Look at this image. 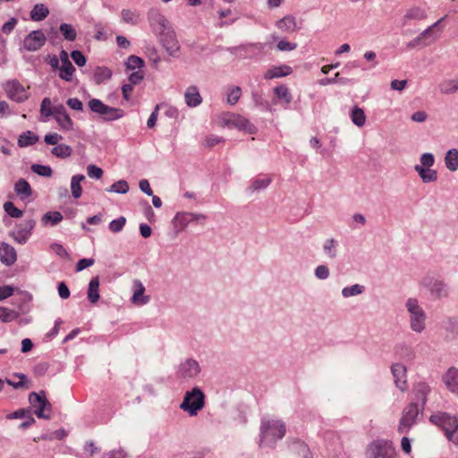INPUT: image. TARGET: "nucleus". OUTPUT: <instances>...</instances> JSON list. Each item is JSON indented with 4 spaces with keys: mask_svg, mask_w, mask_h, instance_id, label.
<instances>
[{
    "mask_svg": "<svg viewBox=\"0 0 458 458\" xmlns=\"http://www.w3.org/2000/svg\"><path fill=\"white\" fill-rule=\"evenodd\" d=\"M285 424L280 420L263 418L260 424L259 446L274 447L285 435Z\"/></svg>",
    "mask_w": 458,
    "mask_h": 458,
    "instance_id": "1",
    "label": "nucleus"
},
{
    "mask_svg": "<svg viewBox=\"0 0 458 458\" xmlns=\"http://www.w3.org/2000/svg\"><path fill=\"white\" fill-rule=\"evenodd\" d=\"M405 309L409 314V324L411 331L420 334L426 328L427 314L416 298H408Z\"/></svg>",
    "mask_w": 458,
    "mask_h": 458,
    "instance_id": "2",
    "label": "nucleus"
},
{
    "mask_svg": "<svg viewBox=\"0 0 458 458\" xmlns=\"http://www.w3.org/2000/svg\"><path fill=\"white\" fill-rule=\"evenodd\" d=\"M205 405V394L199 387H194L191 391H187L184 394L180 408L187 411L191 416L197 415Z\"/></svg>",
    "mask_w": 458,
    "mask_h": 458,
    "instance_id": "3",
    "label": "nucleus"
},
{
    "mask_svg": "<svg viewBox=\"0 0 458 458\" xmlns=\"http://www.w3.org/2000/svg\"><path fill=\"white\" fill-rule=\"evenodd\" d=\"M429 420L444 430L445 436L449 441L451 435H455L458 431V418L447 412H436L429 417Z\"/></svg>",
    "mask_w": 458,
    "mask_h": 458,
    "instance_id": "4",
    "label": "nucleus"
},
{
    "mask_svg": "<svg viewBox=\"0 0 458 458\" xmlns=\"http://www.w3.org/2000/svg\"><path fill=\"white\" fill-rule=\"evenodd\" d=\"M88 106L93 113L99 114L106 122L118 120L124 115L123 109L109 106L98 98L90 99L88 102Z\"/></svg>",
    "mask_w": 458,
    "mask_h": 458,
    "instance_id": "5",
    "label": "nucleus"
},
{
    "mask_svg": "<svg viewBox=\"0 0 458 458\" xmlns=\"http://www.w3.org/2000/svg\"><path fill=\"white\" fill-rule=\"evenodd\" d=\"M29 402L33 408H35V414L38 418L49 420L50 414L46 411H51L52 405L47 399L46 392L41 390L38 393L31 392L29 394Z\"/></svg>",
    "mask_w": 458,
    "mask_h": 458,
    "instance_id": "6",
    "label": "nucleus"
},
{
    "mask_svg": "<svg viewBox=\"0 0 458 458\" xmlns=\"http://www.w3.org/2000/svg\"><path fill=\"white\" fill-rule=\"evenodd\" d=\"M420 284L428 290L434 300H439L448 296V286L443 280L425 276L422 278Z\"/></svg>",
    "mask_w": 458,
    "mask_h": 458,
    "instance_id": "7",
    "label": "nucleus"
},
{
    "mask_svg": "<svg viewBox=\"0 0 458 458\" xmlns=\"http://www.w3.org/2000/svg\"><path fill=\"white\" fill-rule=\"evenodd\" d=\"M419 414V407L417 403H411L406 406L403 411L400 420L398 431L401 434L408 433L411 427L415 423V420Z\"/></svg>",
    "mask_w": 458,
    "mask_h": 458,
    "instance_id": "8",
    "label": "nucleus"
},
{
    "mask_svg": "<svg viewBox=\"0 0 458 458\" xmlns=\"http://www.w3.org/2000/svg\"><path fill=\"white\" fill-rule=\"evenodd\" d=\"M34 219H27L16 226V229L11 232V236L20 244H25L31 235L35 227Z\"/></svg>",
    "mask_w": 458,
    "mask_h": 458,
    "instance_id": "9",
    "label": "nucleus"
},
{
    "mask_svg": "<svg viewBox=\"0 0 458 458\" xmlns=\"http://www.w3.org/2000/svg\"><path fill=\"white\" fill-rule=\"evenodd\" d=\"M160 41L163 47L165 48L169 55L173 57H178L180 53V46L176 39L175 33L174 30H167L163 33H160Z\"/></svg>",
    "mask_w": 458,
    "mask_h": 458,
    "instance_id": "10",
    "label": "nucleus"
},
{
    "mask_svg": "<svg viewBox=\"0 0 458 458\" xmlns=\"http://www.w3.org/2000/svg\"><path fill=\"white\" fill-rule=\"evenodd\" d=\"M47 38L41 30H33L23 40V47L30 52L40 49L46 43Z\"/></svg>",
    "mask_w": 458,
    "mask_h": 458,
    "instance_id": "11",
    "label": "nucleus"
},
{
    "mask_svg": "<svg viewBox=\"0 0 458 458\" xmlns=\"http://www.w3.org/2000/svg\"><path fill=\"white\" fill-rule=\"evenodd\" d=\"M4 90L7 96L16 102H23L28 98L25 88L18 81H7L4 85Z\"/></svg>",
    "mask_w": 458,
    "mask_h": 458,
    "instance_id": "12",
    "label": "nucleus"
},
{
    "mask_svg": "<svg viewBox=\"0 0 458 458\" xmlns=\"http://www.w3.org/2000/svg\"><path fill=\"white\" fill-rule=\"evenodd\" d=\"M148 21L157 34L171 29L167 19L157 9L152 8L149 10Z\"/></svg>",
    "mask_w": 458,
    "mask_h": 458,
    "instance_id": "13",
    "label": "nucleus"
},
{
    "mask_svg": "<svg viewBox=\"0 0 458 458\" xmlns=\"http://www.w3.org/2000/svg\"><path fill=\"white\" fill-rule=\"evenodd\" d=\"M207 219V216L204 214H197L191 212H179L175 215L174 222L176 227H179L181 231L184 230L186 226L193 221L202 223Z\"/></svg>",
    "mask_w": 458,
    "mask_h": 458,
    "instance_id": "14",
    "label": "nucleus"
},
{
    "mask_svg": "<svg viewBox=\"0 0 458 458\" xmlns=\"http://www.w3.org/2000/svg\"><path fill=\"white\" fill-rule=\"evenodd\" d=\"M200 372V367L197 360L187 359L179 366L177 376L180 378H193Z\"/></svg>",
    "mask_w": 458,
    "mask_h": 458,
    "instance_id": "15",
    "label": "nucleus"
},
{
    "mask_svg": "<svg viewBox=\"0 0 458 458\" xmlns=\"http://www.w3.org/2000/svg\"><path fill=\"white\" fill-rule=\"evenodd\" d=\"M54 118L63 131H72L74 123L62 104L55 105Z\"/></svg>",
    "mask_w": 458,
    "mask_h": 458,
    "instance_id": "16",
    "label": "nucleus"
},
{
    "mask_svg": "<svg viewBox=\"0 0 458 458\" xmlns=\"http://www.w3.org/2000/svg\"><path fill=\"white\" fill-rule=\"evenodd\" d=\"M226 116L227 117L225 119V123L228 126L246 131L249 133L254 132L253 125L249 122V120H247L243 116L236 114H228Z\"/></svg>",
    "mask_w": 458,
    "mask_h": 458,
    "instance_id": "17",
    "label": "nucleus"
},
{
    "mask_svg": "<svg viewBox=\"0 0 458 458\" xmlns=\"http://www.w3.org/2000/svg\"><path fill=\"white\" fill-rule=\"evenodd\" d=\"M391 372L394 377V384L402 392L407 389L406 367L401 363L393 364Z\"/></svg>",
    "mask_w": 458,
    "mask_h": 458,
    "instance_id": "18",
    "label": "nucleus"
},
{
    "mask_svg": "<svg viewBox=\"0 0 458 458\" xmlns=\"http://www.w3.org/2000/svg\"><path fill=\"white\" fill-rule=\"evenodd\" d=\"M445 387L458 396V369L450 367L442 377Z\"/></svg>",
    "mask_w": 458,
    "mask_h": 458,
    "instance_id": "19",
    "label": "nucleus"
},
{
    "mask_svg": "<svg viewBox=\"0 0 458 458\" xmlns=\"http://www.w3.org/2000/svg\"><path fill=\"white\" fill-rule=\"evenodd\" d=\"M133 294L131 297V302L137 306H142L147 304L150 297L148 295H145V286L139 280L136 279L133 281Z\"/></svg>",
    "mask_w": 458,
    "mask_h": 458,
    "instance_id": "20",
    "label": "nucleus"
},
{
    "mask_svg": "<svg viewBox=\"0 0 458 458\" xmlns=\"http://www.w3.org/2000/svg\"><path fill=\"white\" fill-rule=\"evenodd\" d=\"M0 260L5 266H12L17 260L16 250L8 243L3 242L0 245Z\"/></svg>",
    "mask_w": 458,
    "mask_h": 458,
    "instance_id": "21",
    "label": "nucleus"
},
{
    "mask_svg": "<svg viewBox=\"0 0 458 458\" xmlns=\"http://www.w3.org/2000/svg\"><path fill=\"white\" fill-rule=\"evenodd\" d=\"M444 20L445 17L441 18L420 34V38L424 40L423 47L430 45L439 38L441 30L437 31L435 29L437 28Z\"/></svg>",
    "mask_w": 458,
    "mask_h": 458,
    "instance_id": "22",
    "label": "nucleus"
},
{
    "mask_svg": "<svg viewBox=\"0 0 458 458\" xmlns=\"http://www.w3.org/2000/svg\"><path fill=\"white\" fill-rule=\"evenodd\" d=\"M185 103L190 107H196L202 102V98L196 86L189 87L184 94Z\"/></svg>",
    "mask_w": 458,
    "mask_h": 458,
    "instance_id": "23",
    "label": "nucleus"
},
{
    "mask_svg": "<svg viewBox=\"0 0 458 458\" xmlns=\"http://www.w3.org/2000/svg\"><path fill=\"white\" fill-rule=\"evenodd\" d=\"M293 72L292 68L288 65L275 66L267 70L265 73L264 78L266 80H272L275 78H281L291 74Z\"/></svg>",
    "mask_w": 458,
    "mask_h": 458,
    "instance_id": "24",
    "label": "nucleus"
},
{
    "mask_svg": "<svg viewBox=\"0 0 458 458\" xmlns=\"http://www.w3.org/2000/svg\"><path fill=\"white\" fill-rule=\"evenodd\" d=\"M14 191L21 199H28L32 194L30 183L23 178L19 179L14 184Z\"/></svg>",
    "mask_w": 458,
    "mask_h": 458,
    "instance_id": "25",
    "label": "nucleus"
},
{
    "mask_svg": "<svg viewBox=\"0 0 458 458\" xmlns=\"http://www.w3.org/2000/svg\"><path fill=\"white\" fill-rule=\"evenodd\" d=\"M276 26L279 30L287 33H292L298 30L296 19L292 15L284 16L279 20L276 22Z\"/></svg>",
    "mask_w": 458,
    "mask_h": 458,
    "instance_id": "26",
    "label": "nucleus"
},
{
    "mask_svg": "<svg viewBox=\"0 0 458 458\" xmlns=\"http://www.w3.org/2000/svg\"><path fill=\"white\" fill-rule=\"evenodd\" d=\"M445 167L451 171L455 172L458 170V149L451 148L447 150L445 155Z\"/></svg>",
    "mask_w": 458,
    "mask_h": 458,
    "instance_id": "27",
    "label": "nucleus"
},
{
    "mask_svg": "<svg viewBox=\"0 0 458 458\" xmlns=\"http://www.w3.org/2000/svg\"><path fill=\"white\" fill-rule=\"evenodd\" d=\"M414 170L424 183L434 182L437 180V171L435 169L414 166Z\"/></svg>",
    "mask_w": 458,
    "mask_h": 458,
    "instance_id": "28",
    "label": "nucleus"
},
{
    "mask_svg": "<svg viewBox=\"0 0 458 458\" xmlns=\"http://www.w3.org/2000/svg\"><path fill=\"white\" fill-rule=\"evenodd\" d=\"M99 277L98 276L91 278L88 287V299L91 303H96L99 300Z\"/></svg>",
    "mask_w": 458,
    "mask_h": 458,
    "instance_id": "29",
    "label": "nucleus"
},
{
    "mask_svg": "<svg viewBox=\"0 0 458 458\" xmlns=\"http://www.w3.org/2000/svg\"><path fill=\"white\" fill-rule=\"evenodd\" d=\"M431 392L430 386L424 382L418 383L414 387L415 397L418 401L421 402L422 407L427 402V397Z\"/></svg>",
    "mask_w": 458,
    "mask_h": 458,
    "instance_id": "30",
    "label": "nucleus"
},
{
    "mask_svg": "<svg viewBox=\"0 0 458 458\" xmlns=\"http://www.w3.org/2000/svg\"><path fill=\"white\" fill-rule=\"evenodd\" d=\"M112 71L106 66H98L94 71V81L99 85L112 77Z\"/></svg>",
    "mask_w": 458,
    "mask_h": 458,
    "instance_id": "31",
    "label": "nucleus"
},
{
    "mask_svg": "<svg viewBox=\"0 0 458 458\" xmlns=\"http://www.w3.org/2000/svg\"><path fill=\"white\" fill-rule=\"evenodd\" d=\"M85 180V176L83 174H76L73 175L71 179V191L72 195L74 199L81 198L82 194L81 182Z\"/></svg>",
    "mask_w": 458,
    "mask_h": 458,
    "instance_id": "32",
    "label": "nucleus"
},
{
    "mask_svg": "<svg viewBox=\"0 0 458 458\" xmlns=\"http://www.w3.org/2000/svg\"><path fill=\"white\" fill-rule=\"evenodd\" d=\"M49 14L48 8L43 4H37L30 12V18L35 21H43Z\"/></svg>",
    "mask_w": 458,
    "mask_h": 458,
    "instance_id": "33",
    "label": "nucleus"
},
{
    "mask_svg": "<svg viewBox=\"0 0 458 458\" xmlns=\"http://www.w3.org/2000/svg\"><path fill=\"white\" fill-rule=\"evenodd\" d=\"M271 182L272 178L270 176H267L265 178H256L251 182L247 191L250 192L259 191L266 189L271 183Z\"/></svg>",
    "mask_w": 458,
    "mask_h": 458,
    "instance_id": "34",
    "label": "nucleus"
},
{
    "mask_svg": "<svg viewBox=\"0 0 458 458\" xmlns=\"http://www.w3.org/2000/svg\"><path fill=\"white\" fill-rule=\"evenodd\" d=\"M59 30L65 40L74 41L77 38V31L70 23H61Z\"/></svg>",
    "mask_w": 458,
    "mask_h": 458,
    "instance_id": "35",
    "label": "nucleus"
},
{
    "mask_svg": "<svg viewBox=\"0 0 458 458\" xmlns=\"http://www.w3.org/2000/svg\"><path fill=\"white\" fill-rule=\"evenodd\" d=\"M38 140V136L33 134L31 131H27L26 132L20 135L18 139V145L21 148L29 147L35 144Z\"/></svg>",
    "mask_w": 458,
    "mask_h": 458,
    "instance_id": "36",
    "label": "nucleus"
},
{
    "mask_svg": "<svg viewBox=\"0 0 458 458\" xmlns=\"http://www.w3.org/2000/svg\"><path fill=\"white\" fill-rule=\"evenodd\" d=\"M439 90L442 94L450 95L458 90V81L447 80L439 84Z\"/></svg>",
    "mask_w": 458,
    "mask_h": 458,
    "instance_id": "37",
    "label": "nucleus"
},
{
    "mask_svg": "<svg viewBox=\"0 0 458 458\" xmlns=\"http://www.w3.org/2000/svg\"><path fill=\"white\" fill-rule=\"evenodd\" d=\"M59 77L65 81H71L72 80L73 73L75 72V68L72 65V62L63 64L59 68Z\"/></svg>",
    "mask_w": 458,
    "mask_h": 458,
    "instance_id": "38",
    "label": "nucleus"
},
{
    "mask_svg": "<svg viewBox=\"0 0 458 458\" xmlns=\"http://www.w3.org/2000/svg\"><path fill=\"white\" fill-rule=\"evenodd\" d=\"M365 291V286L355 284L352 286H347L342 289V295L344 298H350L352 296H357L362 294Z\"/></svg>",
    "mask_w": 458,
    "mask_h": 458,
    "instance_id": "39",
    "label": "nucleus"
},
{
    "mask_svg": "<svg viewBox=\"0 0 458 458\" xmlns=\"http://www.w3.org/2000/svg\"><path fill=\"white\" fill-rule=\"evenodd\" d=\"M351 118H352V123L358 127H361L365 124V122H366L365 113H364L363 109H361L358 106H354L352 108V113H351Z\"/></svg>",
    "mask_w": 458,
    "mask_h": 458,
    "instance_id": "40",
    "label": "nucleus"
},
{
    "mask_svg": "<svg viewBox=\"0 0 458 458\" xmlns=\"http://www.w3.org/2000/svg\"><path fill=\"white\" fill-rule=\"evenodd\" d=\"M63 220V215L58 211L47 212L42 217L43 225H55Z\"/></svg>",
    "mask_w": 458,
    "mask_h": 458,
    "instance_id": "41",
    "label": "nucleus"
},
{
    "mask_svg": "<svg viewBox=\"0 0 458 458\" xmlns=\"http://www.w3.org/2000/svg\"><path fill=\"white\" fill-rule=\"evenodd\" d=\"M72 149L65 144H59L53 148L52 154L56 157L65 158L72 155Z\"/></svg>",
    "mask_w": 458,
    "mask_h": 458,
    "instance_id": "42",
    "label": "nucleus"
},
{
    "mask_svg": "<svg viewBox=\"0 0 458 458\" xmlns=\"http://www.w3.org/2000/svg\"><path fill=\"white\" fill-rule=\"evenodd\" d=\"M274 93L279 99H283L285 104L289 105L292 102V95L286 86L281 85L276 87Z\"/></svg>",
    "mask_w": 458,
    "mask_h": 458,
    "instance_id": "43",
    "label": "nucleus"
},
{
    "mask_svg": "<svg viewBox=\"0 0 458 458\" xmlns=\"http://www.w3.org/2000/svg\"><path fill=\"white\" fill-rule=\"evenodd\" d=\"M19 317V313L13 310L5 307H0V320L8 323L15 320Z\"/></svg>",
    "mask_w": 458,
    "mask_h": 458,
    "instance_id": "44",
    "label": "nucleus"
},
{
    "mask_svg": "<svg viewBox=\"0 0 458 458\" xmlns=\"http://www.w3.org/2000/svg\"><path fill=\"white\" fill-rule=\"evenodd\" d=\"M242 96V89L238 86L231 87L227 91L226 102L233 106L235 105Z\"/></svg>",
    "mask_w": 458,
    "mask_h": 458,
    "instance_id": "45",
    "label": "nucleus"
},
{
    "mask_svg": "<svg viewBox=\"0 0 458 458\" xmlns=\"http://www.w3.org/2000/svg\"><path fill=\"white\" fill-rule=\"evenodd\" d=\"M129 184L125 180H119L114 182L106 191L119 194H125L129 191Z\"/></svg>",
    "mask_w": 458,
    "mask_h": 458,
    "instance_id": "46",
    "label": "nucleus"
},
{
    "mask_svg": "<svg viewBox=\"0 0 458 458\" xmlns=\"http://www.w3.org/2000/svg\"><path fill=\"white\" fill-rule=\"evenodd\" d=\"M55 105H51V100L48 98H45L40 106V113L42 115L46 117L53 116L55 115Z\"/></svg>",
    "mask_w": 458,
    "mask_h": 458,
    "instance_id": "47",
    "label": "nucleus"
},
{
    "mask_svg": "<svg viewBox=\"0 0 458 458\" xmlns=\"http://www.w3.org/2000/svg\"><path fill=\"white\" fill-rule=\"evenodd\" d=\"M336 245L334 239H327L324 242L323 250L328 258L335 259L336 257Z\"/></svg>",
    "mask_w": 458,
    "mask_h": 458,
    "instance_id": "48",
    "label": "nucleus"
},
{
    "mask_svg": "<svg viewBox=\"0 0 458 458\" xmlns=\"http://www.w3.org/2000/svg\"><path fill=\"white\" fill-rule=\"evenodd\" d=\"M31 171L40 176L44 177H51L53 174V170L48 165H43L38 164H34L31 165Z\"/></svg>",
    "mask_w": 458,
    "mask_h": 458,
    "instance_id": "49",
    "label": "nucleus"
},
{
    "mask_svg": "<svg viewBox=\"0 0 458 458\" xmlns=\"http://www.w3.org/2000/svg\"><path fill=\"white\" fill-rule=\"evenodd\" d=\"M435 164V157L431 153H423L420 157V164L414 166L431 168Z\"/></svg>",
    "mask_w": 458,
    "mask_h": 458,
    "instance_id": "50",
    "label": "nucleus"
},
{
    "mask_svg": "<svg viewBox=\"0 0 458 458\" xmlns=\"http://www.w3.org/2000/svg\"><path fill=\"white\" fill-rule=\"evenodd\" d=\"M4 211L13 218H20L22 216V210L17 208L12 201H6L4 204Z\"/></svg>",
    "mask_w": 458,
    "mask_h": 458,
    "instance_id": "51",
    "label": "nucleus"
},
{
    "mask_svg": "<svg viewBox=\"0 0 458 458\" xmlns=\"http://www.w3.org/2000/svg\"><path fill=\"white\" fill-rule=\"evenodd\" d=\"M372 458H395V454L393 449L377 446Z\"/></svg>",
    "mask_w": 458,
    "mask_h": 458,
    "instance_id": "52",
    "label": "nucleus"
},
{
    "mask_svg": "<svg viewBox=\"0 0 458 458\" xmlns=\"http://www.w3.org/2000/svg\"><path fill=\"white\" fill-rule=\"evenodd\" d=\"M144 65V61L142 58L136 55H130L126 62V67L128 70H135L137 68H141Z\"/></svg>",
    "mask_w": 458,
    "mask_h": 458,
    "instance_id": "53",
    "label": "nucleus"
},
{
    "mask_svg": "<svg viewBox=\"0 0 458 458\" xmlns=\"http://www.w3.org/2000/svg\"><path fill=\"white\" fill-rule=\"evenodd\" d=\"M407 19H412V20H424L427 18V13L425 10L421 8H412L409 10L405 15Z\"/></svg>",
    "mask_w": 458,
    "mask_h": 458,
    "instance_id": "54",
    "label": "nucleus"
},
{
    "mask_svg": "<svg viewBox=\"0 0 458 458\" xmlns=\"http://www.w3.org/2000/svg\"><path fill=\"white\" fill-rule=\"evenodd\" d=\"M348 81H349V80H347L345 78H343V77H340L339 72H336L335 74L334 78H324V79H321L318 81V84L321 85V86H327V85L334 84V83H336V82H340L342 84H345Z\"/></svg>",
    "mask_w": 458,
    "mask_h": 458,
    "instance_id": "55",
    "label": "nucleus"
},
{
    "mask_svg": "<svg viewBox=\"0 0 458 458\" xmlns=\"http://www.w3.org/2000/svg\"><path fill=\"white\" fill-rule=\"evenodd\" d=\"M125 223L126 218L124 216H120L119 218L111 221L109 224V229L113 233H119L123 230Z\"/></svg>",
    "mask_w": 458,
    "mask_h": 458,
    "instance_id": "56",
    "label": "nucleus"
},
{
    "mask_svg": "<svg viewBox=\"0 0 458 458\" xmlns=\"http://www.w3.org/2000/svg\"><path fill=\"white\" fill-rule=\"evenodd\" d=\"M87 174L90 178L100 179L103 175V170L96 165L91 164L87 166Z\"/></svg>",
    "mask_w": 458,
    "mask_h": 458,
    "instance_id": "57",
    "label": "nucleus"
},
{
    "mask_svg": "<svg viewBox=\"0 0 458 458\" xmlns=\"http://www.w3.org/2000/svg\"><path fill=\"white\" fill-rule=\"evenodd\" d=\"M71 57L72 58L74 63L80 67L84 66L86 64L87 60L85 55L79 50H73L71 53Z\"/></svg>",
    "mask_w": 458,
    "mask_h": 458,
    "instance_id": "58",
    "label": "nucleus"
},
{
    "mask_svg": "<svg viewBox=\"0 0 458 458\" xmlns=\"http://www.w3.org/2000/svg\"><path fill=\"white\" fill-rule=\"evenodd\" d=\"M315 276L320 280H325L329 276V269L325 265H319L315 269Z\"/></svg>",
    "mask_w": 458,
    "mask_h": 458,
    "instance_id": "59",
    "label": "nucleus"
},
{
    "mask_svg": "<svg viewBox=\"0 0 458 458\" xmlns=\"http://www.w3.org/2000/svg\"><path fill=\"white\" fill-rule=\"evenodd\" d=\"M94 263V259H81L77 262L75 270L77 272L82 271L83 269L92 266Z\"/></svg>",
    "mask_w": 458,
    "mask_h": 458,
    "instance_id": "60",
    "label": "nucleus"
},
{
    "mask_svg": "<svg viewBox=\"0 0 458 458\" xmlns=\"http://www.w3.org/2000/svg\"><path fill=\"white\" fill-rule=\"evenodd\" d=\"M276 47H277V49L280 51H292L297 47V44L283 39L277 43Z\"/></svg>",
    "mask_w": 458,
    "mask_h": 458,
    "instance_id": "61",
    "label": "nucleus"
},
{
    "mask_svg": "<svg viewBox=\"0 0 458 458\" xmlns=\"http://www.w3.org/2000/svg\"><path fill=\"white\" fill-rule=\"evenodd\" d=\"M144 78V73L142 71H137V72H132L129 78H128V81H129V83H131V85H137L139 84L140 82H141V81L143 80Z\"/></svg>",
    "mask_w": 458,
    "mask_h": 458,
    "instance_id": "62",
    "label": "nucleus"
},
{
    "mask_svg": "<svg viewBox=\"0 0 458 458\" xmlns=\"http://www.w3.org/2000/svg\"><path fill=\"white\" fill-rule=\"evenodd\" d=\"M122 17L127 23L135 24L137 22V16L130 10H123Z\"/></svg>",
    "mask_w": 458,
    "mask_h": 458,
    "instance_id": "63",
    "label": "nucleus"
},
{
    "mask_svg": "<svg viewBox=\"0 0 458 458\" xmlns=\"http://www.w3.org/2000/svg\"><path fill=\"white\" fill-rule=\"evenodd\" d=\"M17 22L18 20L16 18H11L8 21L4 23L2 27V31L5 34H10L15 28Z\"/></svg>",
    "mask_w": 458,
    "mask_h": 458,
    "instance_id": "64",
    "label": "nucleus"
}]
</instances>
